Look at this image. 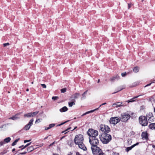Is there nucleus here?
I'll return each instance as SVG.
<instances>
[{
    "mask_svg": "<svg viewBox=\"0 0 155 155\" xmlns=\"http://www.w3.org/2000/svg\"><path fill=\"white\" fill-rule=\"evenodd\" d=\"M153 83H154V82H153ZM152 83V82H151V83H150L149 84H147V85H146L145 86V87H147L148 86H149L150 85V84H151V83Z\"/></svg>",
    "mask_w": 155,
    "mask_h": 155,
    "instance_id": "obj_50",
    "label": "nucleus"
},
{
    "mask_svg": "<svg viewBox=\"0 0 155 155\" xmlns=\"http://www.w3.org/2000/svg\"><path fill=\"white\" fill-rule=\"evenodd\" d=\"M68 144L71 146V147H72L73 145V142H71V143H69V142H68Z\"/></svg>",
    "mask_w": 155,
    "mask_h": 155,
    "instance_id": "obj_42",
    "label": "nucleus"
},
{
    "mask_svg": "<svg viewBox=\"0 0 155 155\" xmlns=\"http://www.w3.org/2000/svg\"><path fill=\"white\" fill-rule=\"evenodd\" d=\"M112 155H119V153L116 152H113Z\"/></svg>",
    "mask_w": 155,
    "mask_h": 155,
    "instance_id": "obj_40",
    "label": "nucleus"
},
{
    "mask_svg": "<svg viewBox=\"0 0 155 155\" xmlns=\"http://www.w3.org/2000/svg\"><path fill=\"white\" fill-rule=\"evenodd\" d=\"M26 91H29V89H28V88L26 90Z\"/></svg>",
    "mask_w": 155,
    "mask_h": 155,
    "instance_id": "obj_61",
    "label": "nucleus"
},
{
    "mask_svg": "<svg viewBox=\"0 0 155 155\" xmlns=\"http://www.w3.org/2000/svg\"><path fill=\"white\" fill-rule=\"evenodd\" d=\"M54 142H53V143H51L50 145H49V146H51L52 145L54 144Z\"/></svg>",
    "mask_w": 155,
    "mask_h": 155,
    "instance_id": "obj_55",
    "label": "nucleus"
},
{
    "mask_svg": "<svg viewBox=\"0 0 155 155\" xmlns=\"http://www.w3.org/2000/svg\"><path fill=\"white\" fill-rule=\"evenodd\" d=\"M16 143V142L15 141H14L12 144V146H14L15 145L16 143Z\"/></svg>",
    "mask_w": 155,
    "mask_h": 155,
    "instance_id": "obj_38",
    "label": "nucleus"
},
{
    "mask_svg": "<svg viewBox=\"0 0 155 155\" xmlns=\"http://www.w3.org/2000/svg\"><path fill=\"white\" fill-rule=\"evenodd\" d=\"M4 144H5V143L3 141H1L0 142V147L1 146L3 145Z\"/></svg>",
    "mask_w": 155,
    "mask_h": 155,
    "instance_id": "obj_39",
    "label": "nucleus"
},
{
    "mask_svg": "<svg viewBox=\"0 0 155 155\" xmlns=\"http://www.w3.org/2000/svg\"><path fill=\"white\" fill-rule=\"evenodd\" d=\"M59 98V97H58V96H54V97H53L52 98V99L54 101H55V100H56L58 99Z\"/></svg>",
    "mask_w": 155,
    "mask_h": 155,
    "instance_id": "obj_31",
    "label": "nucleus"
},
{
    "mask_svg": "<svg viewBox=\"0 0 155 155\" xmlns=\"http://www.w3.org/2000/svg\"><path fill=\"white\" fill-rule=\"evenodd\" d=\"M6 124H4L1 125L0 127V129H2L4 127H6Z\"/></svg>",
    "mask_w": 155,
    "mask_h": 155,
    "instance_id": "obj_41",
    "label": "nucleus"
},
{
    "mask_svg": "<svg viewBox=\"0 0 155 155\" xmlns=\"http://www.w3.org/2000/svg\"><path fill=\"white\" fill-rule=\"evenodd\" d=\"M41 85L42 87L43 88H46V85L45 84H41Z\"/></svg>",
    "mask_w": 155,
    "mask_h": 155,
    "instance_id": "obj_35",
    "label": "nucleus"
},
{
    "mask_svg": "<svg viewBox=\"0 0 155 155\" xmlns=\"http://www.w3.org/2000/svg\"><path fill=\"white\" fill-rule=\"evenodd\" d=\"M139 120L140 124L142 126H145L148 124L147 120L145 116H141L139 117Z\"/></svg>",
    "mask_w": 155,
    "mask_h": 155,
    "instance_id": "obj_4",
    "label": "nucleus"
},
{
    "mask_svg": "<svg viewBox=\"0 0 155 155\" xmlns=\"http://www.w3.org/2000/svg\"><path fill=\"white\" fill-rule=\"evenodd\" d=\"M133 148V147L132 146H131L130 147H127L126 149V151L127 152H128L129 151L131 150L132 149V148Z\"/></svg>",
    "mask_w": 155,
    "mask_h": 155,
    "instance_id": "obj_27",
    "label": "nucleus"
},
{
    "mask_svg": "<svg viewBox=\"0 0 155 155\" xmlns=\"http://www.w3.org/2000/svg\"><path fill=\"white\" fill-rule=\"evenodd\" d=\"M125 87H125V85H123V86H121L120 87L118 88V89H117L118 91H117L113 93L112 94H115V93H117V92L122 90L123 89H125Z\"/></svg>",
    "mask_w": 155,
    "mask_h": 155,
    "instance_id": "obj_18",
    "label": "nucleus"
},
{
    "mask_svg": "<svg viewBox=\"0 0 155 155\" xmlns=\"http://www.w3.org/2000/svg\"><path fill=\"white\" fill-rule=\"evenodd\" d=\"M19 139H20L19 138H18V139H16L15 141L16 142V143H17L18 141V140H19Z\"/></svg>",
    "mask_w": 155,
    "mask_h": 155,
    "instance_id": "obj_53",
    "label": "nucleus"
},
{
    "mask_svg": "<svg viewBox=\"0 0 155 155\" xmlns=\"http://www.w3.org/2000/svg\"><path fill=\"white\" fill-rule=\"evenodd\" d=\"M64 136H63V137H62L61 138V139H63V138H64Z\"/></svg>",
    "mask_w": 155,
    "mask_h": 155,
    "instance_id": "obj_63",
    "label": "nucleus"
},
{
    "mask_svg": "<svg viewBox=\"0 0 155 155\" xmlns=\"http://www.w3.org/2000/svg\"><path fill=\"white\" fill-rule=\"evenodd\" d=\"M33 119H31L28 124L31 127L33 125Z\"/></svg>",
    "mask_w": 155,
    "mask_h": 155,
    "instance_id": "obj_23",
    "label": "nucleus"
},
{
    "mask_svg": "<svg viewBox=\"0 0 155 155\" xmlns=\"http://www.w3.org/2000/svg\"><path fill=\"white\" fill-rule=\"evenodd\" d=\"M21 113H18L15 115L12 116V117L9 118V119H12L13 120H15L20 118L19 116L21 114Z\"/></svg>",
    "mask_w": 155,
    "mask_h": 155,
    "instance_id": "obj_11",
    "label": "nucleus"
},
{
    "mask_svg": "<svg viewBox=\"0 0 155 155\" xmlns=\"http://www.w3.org/2000/svg\"><path fill=\"white\" fill-rule=\"evenodd\" d=\"M100 130L105 134H107L110 131L109 127L107 125H101L100 126Z\"/></svg>",
    "mask_w": 155,
    "mask_h": 155,
    "instance_id": "obj_8",
    "label": "nucleus"
},
{
    "mask_svg": "<svg viewBox=\"0 0 155 155\" xmlns=\"http://www.w3.org/2000/svg\"><path fill=\"white\" fill-rule=\"evenodd\" d=\"M120 78L119 76L117 75L115 76H114L112 78H110V80L111 81H114L115 80H118Z\"/></svg>",
    "mask_w": 155,
    "mask_h": 155,
    "instance_id": "obj_16",
    "label": "nucleus"
},
{
    "mask_svg": "<svg viewBox=\"0 0 155 155\" xmlns=\"http://www.w3.org/2000/svg\"><path fill=\"white\" fill-rule=\"evenodd\" d=\"M68 122V121H65V122H64V123H62L61 124H59L58 125V126H61V125H62L63 124H64V123H65L66 122Z\"/></svg>",
    "mask_w": 155,
    "mask_h": 155,
    "instance_id": "obj_45",
    "label": "nucleus"
},
{
    "mask_svg": "<svg viewBox=\"0 0 155 155\" xmlns=\"http://www.w3.org/2000/svg\"><path fill=\"white\" fill-rule=\"evenodd\" d=\"M26 153H27V152L25 151V152H23L21 153H20V154H21V155L25 154H26Z\"/></svg>",
    "mask_w": 155,
    "mask_h": 155,
    "instance_id": "obj_44",
    "label": "nucleus"
},
{
    "mask_svg": "<svg viewBox=\"0 0 155 155\" xmlns=\"http://www.w3.org/2000/svg\"><path fill=\"white\" fill-rule=\"evenodd\" d=\"M139 71V68L136 66L133 69V71L135 73Z\"/></svg>",
    "mask_w": 155,
    "mask_h": 155,
    "instance_id": "obj_25",
    "label": "nucleus"
},
{
    "mask_svg": "<svg viewBox=\"0 0 155 155\" xmlns=\"http://www.w3.org/2000/svg\"><path fill=\"white\" fill-rule=\"evenodd\" d=\"M146 117L147 120H148L149 123H151L154 121V118L152 113L150 112L147 114L145 116Z\"/></svg>",
    "mask_w": 155,
    "mask_h": 155,
    "instance_id": "obj_10",
    "label": "nucleus"
},
{
    "mask_svg": "<svg viewBox=\"0 0 155 155\" xmlns=\"http://www.w3.org/2000/svg\"><path fill=\"white\" fill-rule=\"evenodd\" d=\"M141 137L142 139H145L147 140L148 139V134L147 132H143L141 134Z\"/></svg>",
    "mask_w": 155,
    "mask_h": 155,
    "instance_id": "obj_13",
    "label": "nucleus"
},
{
    "mask_svg": "<svg viewBox=\"0 0 155 155\" xmlns=\"http://www.w3.org/2000/svg\"><path fill=\"white\" fill-rule=\"evenodd\" d=\"M4 47H6L7 46H8L9 45V43H4L3 44Z\"/></svg>",
    "mask_w": 155,
    "mask_h": 155,
    "instance_id": "obj_34",
    "label": "nucleus"
},
{
    "mask_svg": "<svg viewBox=\"0 0 155 155\" xmlns=\"http://www.w3.org/2000/svg\"><path fill=\"white\" fill-rule=\"evenodd\" d=\"M66 91V88H64L61 89V93H64Z\"/></svg>",
    "mask_w": 155,
    "mask_h": 155,
    "instance_id": "obj_33",
    "label": "nucleus"
},
{
    "mask_svg": "<svg viewBox=\"0 0 155 155\" xmlns=\"http://www.w3.org/2000/svg\"><path fill=\"white\" fill-rule=\"evenodd\" d=\"M80 96V94L79 93H75L72 95L70 98L71 99H74L78 98Z\"/></svg>",
    "mask_w": 155,
    "mask_h": 155,
    "instance_id": "obj_14",
    "label": "nucleus"
},
{
    "mask_svg": "<svg viewBox=\"0 0 155 155\" xmlns=\"http://www.w3.org/2000/svg\"><path fill=\"white\" fill-rule=\"evenodd\" d=\"M27 147H28V146H27V145L26 144L25 146H23V147L22 148L21 150H23V149L25 148H26Z\"/></svg>",
    "mask_w": 155,
    "mask_h": 155,
    "instance_id": "obj_49",
    "label": "nucleus"
},
{
    "mask_svg": "<svg viewBox=\"0 0 155 155\" xmlns=\"http://www.w3.org/2000/svg\"><path fill=\"white\" fill-rule=\"evenodd\" d=\"M91 148L93 153L94 155H99V154L102 152V150L97 146H95V147H91Z\"/></svg>",
    "mask_w": 155,
    "mask_h": 155,
    "instance_id": "obj_5",
    "label": "nucleus"
},
{
    "mask_svg": "<svg viewBox=\"0 0 155 155\" xmlns=\"http://www.w3.org/2000/svg\"><path fill=\"white\" fill-rule=\"evenodd\" d=\"M23 147V145H22V146H20L19 148H21V149H22V148Z\"/></svg>",
    "mask_w": 155,
    "mask_h": 155,
    "instance_id": "obj_56",
    "label": "nucleus"
},
{
    "mask_svg": "<svg viewBox=\"0 0 155 155\" xmlns=\"http://www.w3.org/2000/svg\"><path fill=\"white\" fill-rule=\"evenodd\" d=\"M70 99L71 102H68V105L69 107H72L73 105H75V100L74 99H71V98Z\"/></svg>",
    "mask_w": 155,
    "mask_h": 155,
    "instance_id": "obj_15",
    "label": "nucleus"
},
{
    "mask_svg": "<svg viewBox=\"0 0 155 155\" xmlns=\"http://www.w3.org/2000/svg\"><path fill=\"white\" fill-rule=\"evenodd\" d=\"M70 129H71V127H69V128H68L66 130H65L64 131H63L62 133H63L64 132H65V131L68 130Z\"/></svg>",
    "mask_w": 155,
    "mask_h": 155,
    "instance_id": "obj_51",
    "label": "nucleus"
},
{
    "mask_svg": "<svg viewBox=\"0 0 155 155\" xmlns=\"http://www.w3.org/2000/svg\"><path fill=\"white\" fill-rule=\"evenodd\" d=\"M11 140V139L10 137H8L4 140V141H3L5 143H8Z\"/></svg>",
    "mask_w": 155,
    "mask_h": 155,
    "instance_id": "obj_22",
    "label": "nucleus"
},
{
    "mask_svg": "<svg viewBox=\"0 0 155 155\" xmlns=\"http://www.w3.org/2000/svg\"><path fill=\"white\" fill-rule=\"evenodd\" d=\"M34 149V148L33 146H31L28 147L27 149V151L28 152L32 151Z\"/></svg>",
    "mask_w": 155,
    "mask_h": 155,
    "instance_id": "obj_21",
    "label": "nucleus"
},
{
    "mask_svg": "<svg viewBox=\"0 0 155 155\" xmlns=\"http://www.w3.org/2000/svg\"><path fill=\"white\" fill-rule=\"evenodd\" d=\"M87 134L89 137H97L98 135V132L96 130L90 129L87 131Z\"/></svg>",
    "mask_w": 155,
    "mask_h": 155,
    "instance_id": "obj_6",
    "label": "nucleus"
},
{
    "mask_svg": "<svg viewBox=\"0 0 155 155\" xmlns=\"http://www.w3.org/2000/svg\"><path fill=\"white\" fill-rule=\"evenodd\" d=\"M53 155H59L58 154H54Z\"/></svg>",
    "mask_w": 155,
    "mask_h": 155,
    "instance_id": "obj_64",
    "label": "nucleus"
},
{
    "mask_svg": "<svg viewBox=\"0 0 155 155\" xmlns=\"http://www.w3.org/2000/svg\"><path fill=\"white\" fill-rule=\"evenodd\" d=\"M126 72H124L123 73H121V75L122 77H124L126 75Z\"/></svg>",
    "mask_w": 155,
    "mask_h": 155,
    "instance_id": "obj_37",
    "label": "nucleus"
},
{
    "mask_svg": "<svg viewBox=\"0 0 155 155\" xmlns=\"http://www.w3.org/2000/svg\"><path fill=\"white\" fill-rule=\"evenodd\" d=\"M139 144V143H136V144H134V145H133L132 146L133 147H134L135 146H136V145H138V144Z\"/></svg>",
    "mask_w": 155,
    "mask_h": 155,
    "instance_id": "obj_43",
    "label": "nucleus"
},
{
    "mask_svg": "<svg viewBox=\"0 0 155 155\" xmlns=\"http://www.w3.org/2000/svg\"><path fill=\"white\" fill-rule=\"evenodd\" d=\"M87 90L82 94V96H83V97H81V100L83 99V97H85V95L87 94Z\"/></svg>",
    "mask_w": 155,
    "mask_h": 155,
    "instance_id": "obj_29",
    "label": "nucleus"
},
{
    "mask_svg": "<svg viewBox=\"0 0 155 155\" xmlns=\"http://www.w3.org/2000/svg\"><path fill=\"white\" fill-rule=\"evenodd\" d=\"M48 137H45V138H44V140H46V139H47Z\"/></svg>",
    "mask_w": 155,
    "mask_h": 155,
    "instance_id": "obj_62",
    "label": "nucleus"
},
{
    "mask_svg": "<svg viewBox=\"0 0 155 155\" xmlns=\"http://www.w3.org/2000/svg\"><path fill=\"white\" fill-rule=\"evenodd\" d=\"M106 104V103H104L103 104H102L99 107L95 109H94V110H90V111H87V112H86L84 114H83L81 116H84V115H86V114H89L90 113H92L93 112H94V111L96 110H97L98 109V108L100 107L102 105H105Z\"/></svg>",
    "mask_w": 155,
    "mask_h": 155,
    "instance_id": "obj_12",
    "label": "nucleus"
},
{
    "mask_svg": "<svg viewBox=\"0 0 155 155\" xmlns=\"http://www.w3.org/2000/svg\"><path fill=\"white\" fill-rule=\"evenodd\" d=\"M50 128L49 127H45V130H48L49 129H50Z\"/></svg>",
    "mask_w": 155,
    "mask_h": 155,
    "instance_id": "obj_46",
    "label": "nucleus"
},
{
    "mask_svg": "<svg viewBox=\"0 0 155 155\" xmlns=\"http://www.w3.org/2000/svg\"><path fill=\"white\" fill-rule=\"evenodd\" d=\"M77 128V127H74V128L72 130L75 129Z\"/></svg>",
    "mask_w": 155,
    "mask_h": 155,
    "instance_id": "obj_60",
    "label": "nucleus"
},
{
    "mask_svg": "<svg viewBox=\"0 0 155 155\" xmlns=\"http://www.w3.org/2000/svg\"><path fill=\"white\" fill-rule=\"evenodd\" d=\"M149 127L152 130H155V123L150 124L149 125Z\"/></svg>",
    "mask_w": 155,
    "mask_h": 155,
    "instance_id": "obj_19",
    "label": "nucleus"
},
{
    "mask_svg": "<svg viewBox=\"0 0 155 155\" xmlns=\"http://www.w3.org/2000/svg\"><path fill=\"white\" fill-rule=\"evenodd\" d=\"M89 139L90 143L91 145V147H95L98 144L99 140L97 137H89Z\"/></svg>",
    "mask_w": 155,
    "mask_h": 155,
    "instance_id": "obj_3",
    "label": "nucleus"
},
{
    "mask_svg": "<svg viewBox=\"0 0 155 155\" xmlns=\"http://www.w3.org/2000/svg\"><path fill=\"white\" fill-rule=\"evenodd\" d=\"M122 103H121L120 102H117L116 103L113 104L112 106L113 107H118L123 106V105H121Z\"/></svg>",
    "mask_w": 155,
    "mask_h": 155,
    "instance_id": "obj_17",
    "label": "nucleus"
},
{
    "mask_svg": "<svg viewBox=\"0 0 155 155\" xmlns=\"http://www.w3.org/2000/svg\"><path fill=\"white\" fill-rule=\"evenodd\" d=\"M15 148H13V149L12 150V152H13V151H15Z\"/></svg>",
    "mask_w": 155,
    "mask_h": 155,
    "instance_id": "obj_58",
    "label": "nucleus"
},
{
    "mask_svg": "<svg viewBox=\"0 0 155 155\" xmlns=\"http://www.w3.org/2000/svg\"><path fill=\"white\" fill-rule=\"evenodd\" d=\"M55 126V124H50L49 125V127L51 129V128L54 127Z\"/></svg>",
    "mask_w": 155,
    "mask_h": 155,
    "instance_id": "obj_32",
    "label": "nucleus"
},
{
    "mask_svg": "<svg viewBox=\"0 0 155 155\" xmlns=\"http://www.w3.org/2000/svg\"><path fill=\"white\" fill-rule=\"evenodd\" d=\"M31 142H30L28 144H27V145L28 146H29V145H30L31 144Z\"/></svg>",
    "mask_w": 155,
    "mask_h": 155,
    "instance_id": "obj_57",
    "label": "nucleus"
},
{
    "mask_svg": "<svg viewBox=\"0 0 155 155\" xmlns=\"http://www.w3.org/2000/svg\"><path fill=\"white\" fill-rule=\"evenodd\" d=\"M38 112L39 111L31 113L32 117H33L35 116H36L38 113Z\"/></svg>",
    "mask_w": 155,
    "mask_h": 155,
    "instance_id": "obj_28",
    "label": "nucleus"
},
{
    "mask_svg": "<svg viewBox=\"0 0 155 155\" xmlns=\"http://www.w3.org/2000/svg\"><path fill=\"white\" fill-rule=\"evenodd\" d=\"M130 115L128 114L123 113L121 114V117L120 119L121 121L124 122H126L130 118Z\"/></svg>",
    "mask_w": 155,
    "mask_h": 155,
    "instance_id": "obj_7",
    "label": "nucleus"
},
{
    "mask_svg": "<svg viewBox=\"0 0 155 155\" xmlns=\"http://www.w3.org/2000/svg\"><path fill=\"white\" fill-rule=\"evenodd\" d=\"M139 96H137V97H134L133 98H132V99H131L129 100H128V101H127L128 102V103H129V102H134V100L133 99L134 98H137Z\"/></svg>",
    "mask_w": 155,
    "mask_h": 155,
    "instance_id": "obj_30",
    "label": "nucleus"
},
{
    "mask_svg": "<svg viewBox=\"0 0 155 155\" xmlns=\"http://www.w3.org/2000/svg\"><path fill=\"white\" fill-rule=\"evenodd\" d=\"M24 117H32V115L31 114V113H29L27 114H25L24 115Z\"/></svg>",
    "mask_w": 155,
    "mask_h": 155,
    "instance_id": "obj_26",
    "label": "nucleus"
},
{
    "mask_svg": "<svg viewBox=\"0 0 155 155\" xmlns=\"http://www.w3.org/2000/svg\"><path fill=\"white\" fill-rule=\"evenodd\" d=\"M134 85H133V87H135L137 85V84H136L135 83H134ZM132 87H133V86Z\"/></svg>",
    "mask_w": 155,
    "mask_h": 155,
    "instance_id": "obj_59",
    "label": "nucleus"
},
{
    "mask_svg": "<svg viewBox=\"0 0 155 155\" xmlns=\"http://www.w3.org/2000/svg\"><path fill=\"white\" fill-rule=\"evenodd\" d=\"M68 110V108L66 106H64L60 109L61 112H64L67 111Z\"/></svg>",
    "mask_w": 155,
    "mask_h": 155,
    "instance_id": "obj_20",
    "label": "nucleus"
},
{
    "mask_svg": "<svg viewBox=\"0 0 155 155\" xmlns=\"http://www.w3.org/2000/svg\"><path fill=\"white\" fill-rule=\"evenodd\" d=\"M99 155H105V153H103V152H102V153H100V154H99Z\"/></svg>",
    "mask_w": 155,
    "mask_h": 155,
    "instance_id": "obj_52",
    "label": "nucleus"
},
{
    "mask_svg": "<svg viewBox=\"0 0 155 155\" xmlns=\"http://www.w3.org/2000/svg\"><path fill=\"white\" fill-rule=\"evenodd\" d=\"M40 120H41V119H37V120H36V121L35 122V123H36L37 122H38V123L40 122L41 121Z\"/></svg>",
    "mask_w": 155,
    "mask_h": 155,
    "instance_id": "obj_36",
    "label": "nucleus"
},
{
    "mask_svg": "<svg viewBox=\"0 0 155 155\" xmlns=\"http://www.w3.org/2000/svg\"><path fill=\"white\" fill-rule=\"evenodd\" d=\"M128 9H129L131 7V5L130 4H128Z\"/></svg>",
    "mask_w": 155,
    "mask_h": 155,
    "instance_id": "obj_48",
    "label": "nucleus"
},
{
    "mask_svg": "<svg viewBox=\"0 0 155 155\" xmlns=\"http://www.w3.org/2000/svg\"><path fill=\"white\" fill-rule=\"evenodd\" d=\"M84 140L83 135L79 134L75 136L74 140V142L76 145H78L79 148L84 151H86L87 150V148L83 143Z\"/></svg>",
    "mask_w": 155,
    "mask_h": 155,
    "instance_id": "obj_1",
    "label": "nucleus"
},
{
    "mask_svg": "<svg viewBox=\"0 0 155 155\" xmlns=\"http://www.w3.org/2000/svg\"><path fill=\"white\" fill-rule=\"evenodd\" d=\"M120 121V119L117 117H112L110 118L109 122L110 124L115 125Z\"/></svg>",
    "mask_w": 155,
    "mask_h": 155,
    "instance_id": "obj_9",
    "label": "nucleus"
},
{
    "mask_svg": "<svg viewBox=\"0 0 155 155\" xmlns=\"http://www.w3.org/2000/svg\"><path fill=\"white\" fill-rule=\"evenodd\" d=\"M30 127H31L29 126V125L27 124L24 127V129L25 130H28L29 129Z\"/></svg>",
    "mask_w": 155,
    "mask_h": 155,
    "instance_id": "obj_24",
    "label": "nucleus"
},
{
    "mask_svg": "<svg viewBox=\"0 0 155 155\" xmlns=\"http://www.w3.org/2000/svg\"><path fill=\"white\" fill-rule=\"evenodd\" d=\"M100 139L103 143L107 144L111 140L112 137L110 134H104L102 135L101 137H100Z\"/></svg>",
    "mask_w": 155,
    "mask_h": 155,
    "instance_id": "obj_2",
    "label": "nucleus"
},
{
    "mask_svg": "<svg viewBox=\"0 0 155 155\" xmlns=\"http://www.w3.org/2000/svg\"><path fill=\"white\" fill-rule=\"evenodd\" d=\"M30 141V140H25L24 141V143H26V142H29Z\"/></svg>",
    "mask_w": 155,
    "mask_h": 155,
    "instance_id": "obj_47",
    "label": "nucleus"
},
{
    "mask_svg": "<svg viewBox=\"0 0 155 155\" xmlns=\"http://www.w3.org/2000/svg\"><path fill=\"white\" fill-rule=\"evenodd\" d=\"M76 155H81V154H80L78 152H77L76 153Z\"/></svg>",
    "mask_w": 155,
    "mask_h": 155,
    "instance_id": "obj_54",
    "label": "nucleus"
}]
</instances>
